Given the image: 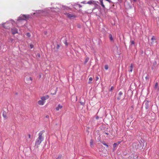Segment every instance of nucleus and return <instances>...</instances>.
Returning <instances> with one entry per match:
<instances>
[{
    "instance_id": "1",
    "label": "nucleus",
    "mask_w": 159,
    "mask_h": 159,
    "mask_svg": "<svg viewBox=\"0 0 159 159\" xmlns=\"http://www.w3.org/2000/svg\"><path fill=\"white\" fill-rule=\"evenodd\" d=\"M43 132L42 131L40 132L39 134V137L37 139L36 141L35 142V145H39L40 144L41 142L43 140V138L42 136Z\"/></svg>"
},
{
    "instance_id": "2",
    "label": "nucleus",
    "mask_w": 159,
    "mask_h": 159,
    "mask_svg": "<svg viewBox=\"0 0 159 159\" xmlns=\"http://www.w3.org/2000/svg\"><path fill=\"white\" fill-rule=\"evenodd\" d=\"M49 96L48 95H46V96H43L41 98V100L38 101V103L40 105H43L44 104L45 101L48 99Z\"/></svg>"
},
{
    "instance_id": "3",
    "label": "nucleus",
    "mask_w": 159,
    "mask_h": 159,
    "mask_svg": "<svg viewBox=\"0 0 159 159\" xmlns=\"http://www.w3.org/2000/svg\"><path fill=\"white\" fill-rule=\"evenodd\" d=\"M13 23H15L14 21L12 20H10L3 24V26L5 28L7 29H9L11 24H12Z\"/></svg>"
},
{
    "instance_id": "4",
    "label": "nucleus",
    "mask_w": 159,
    "mask_h": 159,
    "mask_svg": "<svg viewBox=\"0 0 159 159\" xmlns=\"http://www.w3.org/2000/svg\"><path fill=\"white\" fill-rule=\"evenodd\" d=\"M29 18V15H23L20 16L19 17L18 19V21L21 20H25L26 19H28Z\"/></svg>"
},
{
    "instance_id": "5",
    "label": "nucleus",
    "mask_w": 159,
    "mask_h": 159,
    "mask_svg": "<svg viewBox=\"0 0 159 159\" xmlns=\"http://www.w3.org/2000/svg\"><path fill=\"white\" fill-rule=\"evenodd\" d=\"M64 14L67 17L70 19H73L75 17V16L73 14L65 13H64Z\"/></svg>"
},
{
    "instance_id": "6",
    "label": "nucleus",
    "mask_w": 159,
    "mask_h": 159,
    "mask_svg": "<svg viewBox=\"0 0 159 159\" xmlns=\"http://www.w3.org/2000/svg\"><path fill=\"white\" fill-rule=\"evenodd\" d=\"M123 98V92L121 91H120L118 94V96L117 98V99L118 100H120Z\"/></svg>"
},
{
    "instance_id": "7",
    "label": "nucleus",
    "mask_w": 159,
    "mask_h": 159,
    "mask_svg": "<svg viewBox=\"0 0 159 159\" xmlns=\"http://www.w3.org/2000/svg\"><path fill=\"white\" fill-rule=\"evenodd\" d=\"M11 31L12 34H16L18 33V30L16 28H14L11 29Z\"/></svg>"
},
{
    "instance_id": "8",
    "label": "nucleus",
    "mask_w": 159,
    "mask_h": 159,
    "mask_svg": "<svg viewBox=\"0 0 159 159\" xmlns=\"http://www.w3.org/2000/svg\"><path fill=\"white\" fill-rule=\"evenodd\" d=\"M152 42L151 43V45H153V44L156 42V39L155 37L153 36L151 38Z\"/></svg>"
},
{
    "instance_id": "9",
    "label": "nucleus",
    "mask_w": 159,
    "mask_h": 159,
    "mask_svg": "<svg viewBox=\"0 0 159 159\" xmlns=\"http://www.w3.org/2000/svg\"><path fill=\"white\" fill-rule=\"evenodd\" d=\"M63 107L62 105L59 104L57 106L56 108V109L57 111H59L60 109L62 108Z\"/></svg>"
},
{
    "instance_id": "10",
    "label": "nucleus",
    "mask_w": 159,
    "mask_h": 159,
    "mask_svg": "<svg viewBox=\"0 0 159 159\" xmlns=\"http://www.w3.org/2000/svg\"><path fill=\"white\" fill-rule=\"evenodd\" d=\"M2 116L5 119H7V112L5 111H3Z\"/></svg>"
},
{
    "instance_id": "11",
    "label": "nucleus",
    "mask_w": 159,
    "mask_h": 159,
    "mask_svg": "<svg viewBox=\"0 0 159 159\" xmlns=\"http://www.w3.org/2000/svg\"><path fill=\"white\" fill-rule=\"evenodd\" d=\"M120 142H118L117 143H114L113 145V148H115L120 143Z\"/></svg>"
},
{
    "instance_id": "12",
    "label": "nucleus",
    "mask_w": 159,
    "mask_h": 159,
    "mask_svg": "<svg viewBox=\"0 0 159 159\" xmlns=\"http://www.w3.org/2000/svg\"><path fill=\"white\" fill-rule=\"evenodd\" d=\"M99 1H100V2L101 5L102 6V7L103 8H105V7L104 5L103 4V0H100Z\"/></svg>"
},
{
    "instance_id": "13",
    "label": "nucleus",
    "mask_w": 159,
    "mask_h": 159,
    "mask_svg": "<svg viewBox=\"0 0 159 159\" xmlns=\"http://www.w3.org/2000/svg\"><path fill=\"white\" fill-rule=\"evenodd\" d=\"M32 78L31 77H29L26 78V81L28 82L30 81H32Z\"/></svg>"
},
{
    "instance_id": "14",
    "label": "nucleus",
    "mask_w": 159,
    "mask_h": 159,
    "mask_svg": "<svg viewBox=\"0 0 159 159\" xmlns=\"http://www.w3.org/2000/svg\"><path fill=\"white\" fill-rule=\"evenodd\" d=\"M154 88L155 89H157V90L158 89V82L156 83Z\"/></svg>"
},
{
    "instance_id": "15",
    "label": "nucleus",
    "mask_w": 159,
    "mask_h": 159,
    "mask_svg": "<svg viewBox=\"0 0 159 159\" xmlns=\"http://www.w3.org/2000/svg\"><path fill=\"white\" fill-rule=\"evenodd\" d=\"M92 80H93V78L91 77H90L89 79L88 83L89 84L91 83V81H92Z\"/></svg>"
},
{
    "instance_id": "16",
    "label": "nucleus",
    "mask_w": 159,
    "mask_h": 159,
    "mask_svg": "<svg viewBox=\"0 0 159 159\" xmlns=\"http://www.w3.org/2000/svg\"><path fill=\"white\" fill-rule=\"evenodd\" d=\"M110 39L111 41H112L113 40V38L112 35L111 34H110L109 35Z\"/></svg>"
},
{
    "instance_id": "17",
    "label": "nucleus",
    "mask_w": 159,
    "mask_h": 159,
    "mask_svg": "<svg viewBox=\"0 0 159 159\" xmlns=\"http://www.w3.org/2000/svg\"><path fill=\"white\" fill-rule=\"evenodd\" d=\"M133 68V65L132 64H131L130 66V70H129V71L130 72H132V71Z\"/></svg>"
},
{
    "instance_id": "18",
    "label": "nucleus",
    "mask_w": 159,
    "mask_h": 159,
    "mask_svg": "<svg viewBox=\"0 0 159 159\" xmlns=\"http://www.w3.org/2000/svg\"><path fill=\"white\" fill-rule=\"evenodd\" d=\"M90 145L91 147L93 146V141L92 139H91L90 142Z\"/></svg>"
},
{
    "instance_id": "19",
    "label": "nucleus",
    "mask_w": 159,
    "mask_h": 159,
    "mask_svg": "<svg viewBox=\"0 0 159 159\" xmlns=\"http://www.w3.org/2000/svg\"><path fill=\"white\" fill-rule=\"evenodd\" d=\"M89 60V57H87L86 58L85 61H84V64H86L88 61Z\"/></svg>"
},
{
    "instance_id": "20",
    "label": "nucleus",
    "mask_w": 159,
    "mask_h": 159,
    "mask_svg": "<svg viewBox=\"0 0 159 159\" xmlns=\"http://www.w3.org/2000/svg\"><path fill=\"white\" fill-rule=\"evenodd\" d=\"M26 35L28 37H30L31 36L30 34L29 33H27L26 34Z\"/></svg>"
},
{
    "instance_id": "21",
    "label": "nucleus",
    "mask_w": 159,
    "mask_h": 159,
    "mask_svg": "<svg viewBox=\"0 0 159 159\" xmlns=\"http://www.w3.org/2000/svg\"><path fill=\"white\" fill-rule=\"evenodd\" d=\"M104 68L106 70H107L108 69V66L107 65H106L105 66Z\"/></svg>"
},
{
    "instance_id": "22",
    "label": "nucleus",
    "mask_w": 159,
    "mask_h": 159,
    "mask_svg": "<svg viewBox=\"0 0 159 159\" xmlns=\"http://www.w3.org/2000/svg\"><path fill=\"white\" fill-rule=\"evenodd\" d=\"M30 48H33L34 47L33 45L32 44H30Z\"/></svg>"
},
{
    "instance_id": "23",
    "label": "nucleus",
    "mask_w": 159,
    "mask_h": 159,
    "mask_svg": "<svg viewBox=\"0 0 159 159\" xmlns=\"http://www.w3.org/2000/svg\"><path fill=\"white\" fill-rule=\"evenodd\" d=\"M61 156H59L56 159H61Z\"/></svg>"
},
{
    "instance_id": "24",
    "label": "nucleus",
    "mask_w": 159,
    "mask_h": 159,
    "mask_svg": "<svg viewBox=\"0 0 159 159\" xmlns=\"http://www.w3.org/2000/svg\"><path fill=\"white\" fill-rule=\"evenodd\" d=\"M103 143V144L104 145H105V146H107V148H108V145H107V144L105 143Z\"/></svg>"
},
{
    "instance_id": "25",
    "label": "nucleus",
    "mask_w": 159,
    "mask_h": 159,
    "mask_svg": "<svg viewBox=\"0 0 159 159\" xmlns=\"http://www.w3.org/2000/svg\"><path fill=\"white\" fill-rule=\"evenodd\" d=\"M131 43L132 44H134V41L133 40L131 41Z\"/></svg>"
},
{
    "instance_id": "26",
    "label": "nucleus",
    "mask_w": 159,
    "mask_h": 159,
    "mask_svg": "<svg viewBox=\"0 0 159 159\" xmlns=\"http://www.w3.org/2000/svg\"><path fill=\"white\" fill-rule=\"evenodd\" d=\"M45 117L46 118H48V119H49V116L48 115H46L45 116Z\"/></svg>"
},
{
    "instance_id": "27",
    "label": "nucleus",
    "mask_w": 159,
    "mask_h": 159,
    "mask_svg": "<svg viewBox=\"0 0 159 159\" xmlns=\"http://www.w3.org/2000/svg\"><path fill=\"white\" fill-rule=\"evenodd\" d=\"M114 89V88L113 87H111L110 89V90L111 91Z\"/></svg>"
},
{
    "instance_id": "28",
    "label": "nucleus",
    "mask_w": 159,
    "mask_h": 159,
    "mask_svg": "<svg viewBox=\"0 0 159 159\" xmlns=\"http://www.w3.org/2000/svg\"><path fill=\"white\" fill-rule=\"evenodd\" d=\"M28 137H29V139H30V138H31V136H30V134H28Z\"/></svg>"
},
{
    "instance_id": "29",
    "label": "nucleus",
    "mask_w": 159,
    "mask_h": 159,
    "mask_svg": "<svg viewBox=\"0 0 159 159\" xmlns=\"http://www.w3.org/2000/svg\"><path fill=\"white\" fill-rule=\"evenodd\" d=\"M65 44L66 45V46H67L68 45V43H67V42H66L65 43Z\"/></svg>"
},
{
    "instance_id": "30",
    "label": "nucleus",
    "mask_w": 159,
    "mask_h": 159,
    "mask_svg": "<svg viewBox=\"0 0 159 159\" xmlns=\"http://www.w3.org/2000/svg\"><path fill=\"white\" fill-rule=\"evenodd\" d=\"M98 77H96V80H98Z\"/></svg>"
},
{
    "instance_id": "31",
    "label": "nucleus",
    "mask_w": 159,
    "mask_h": 159,
    "mask_svg": "<svg viewBox=\"0 0 159 159\" xmlns=\"http://www.w3.org/2000/svg\"><path fill=\"white\" fill-rule=\"evenodd\" d=\"M145 78L146 79H148V76H146Z\"/></svg>"
},
{
    "instance_id": "32",
    "label": "nucleus",
    "mask_w": 159,
    "mask_h": 159,
    "mask_svg": "<svg viewBox=\"0 0 159 159\" xmlns=\"http://www.w3.org/2000/svg\"><path fill=\"white\" fill-rule=\"evenodd\" d=\"M91 3V2H90V1L88 2V3L89 4H90Z\"/></svg>"
},
{
    "instance_id": "33",
    "label": "nucleus",
    "mask_w": 159,
    "mask_h": 159,
    "mask_svg": "<svg viewBox=\"0 0 159 159\" xmlns=\"http://www.w3.org/2000/svg\"><path fill=\"white\" fill-rule=\"evenodd\" d=\"M13 39H11V41H12L13 40Z\"/></svg>"
},
{
    "instance_id": "34",
    "label": "nucleus",
    "mask_w": 159,
    "mask_h": 159,
    "mask_svg": "<svg viewBox=\"0 0 159 159\" xmlns=\"http://www.w3.org/2000/svg\"><path fill=\"white\" fill-rule=\"evenodd\" d=\"M38 56H39V57L40 56V54H39V55H38Z\"/></svg>"
},
{
    "instance_id": "35",
    "label": "nucleus",
    "mask_w": 159,
    "mask_h": 159,
    "mask_svg": "<svg viewBox=\"0 0 159 159\" xmlns=\"http://www.w3.org/2000/svg\"><path fill=\"white\" fill-rule=\"evenodd\" d=\"M98 119V117H97L96 119Z\"/></svg>"
}]
</instances>
